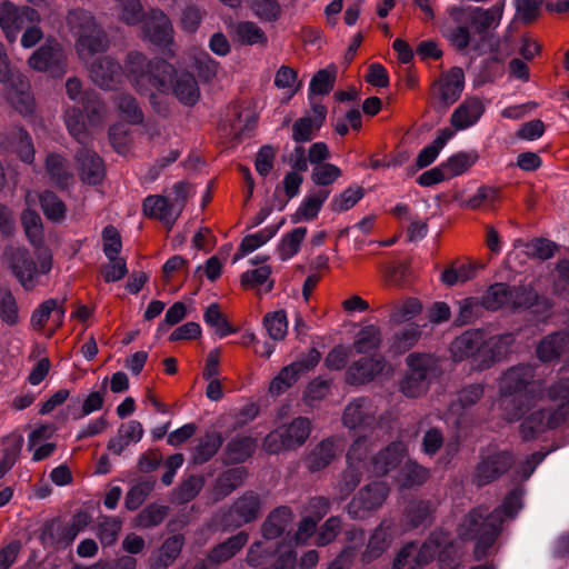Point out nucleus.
I'll return each mask as SVG.
<instances>
[{"mask_svg":"<svg viewBox=\"0 0 569 569\" xmlns=\"http://www.w3.org/2000/svg\"><path fill=\"white\" fill-rule=\"evenodd\" d=\"M483 393L485 386L482 383L468 385L458 392L456 401L451 405V409L455 412L462 413L477 405L483 397Z\"/></svg>","mask_w":569,"mask_h":569,"instance_id":"50","label":"nucleus"},{"mask_svg":"<svg viewBox=\"0 0 569 569\" xmlns=\"http://www.w3.org/2000/svg\"><path fill=\"white\" fill-rule=\"evenodd\" d=\"M234 34L243 44H262L264 46L268 41L263 30L252 21H241L233 27Z\"/></svg>","mask_w":569,"mask_h":569,"instance_id":"53","label":"nucleus"},{"mask_svg":"<svg viewBox=\"0 0 569 569\" xmlns=\"http://www.w3.org/2000/svg\"><path fill=\"white\" fill-rule=\"evenodd\" d=\"M450 548H452L450 536L443 531H433L420 548H417L418 561L420 565L426 566L438 556L441 569H455L456 558H451L450 563H446L445 553L448 552Z\"/></svg>","mask_w":569,"mask_h":569,"instance_id":"17","label":"nucleus"},{"mask_svg":"<svg viewBox=\"0 0 569 569\" xmlns=\"http://www.w3.org/2000/svg\"><path fill=\"white\" fill-rule=\"evenodd\" d=\"M520 490H512L505 498L501 508L489 511L488 508L480 506L472 509L459 526V536L463 540L476 539L475 555L477 559L483 558L488 549L493 545L500 533L503 521L502 513L506 517H513L521 508Z\"/></svg>","mask_w":569,"mask_h":569,"instance_id":"2","label":"nucleus"},{"mask_svg":"<svg viewBox=\"0 0 569 569\" xmlns=\"http://www.w3.org/2000/svg\"><path fill=\"white\" fill-rule=\"evenodd\" d=\"M76 158L82 181L89 184H97L102 180L104 167L101 158L96 152L82 148Z\"/></svg>","mask_w":569,"mask_h":569,"instance_id":"33","label":"nucleus"},{"mask_svg":"<svg viewBox=\"0 0 569 569\" xmlns=\"http://www.w3.org/2000/svg\"><path fill=\"white\" fill-rule=\"evenodd\" d=\"M141 23L143 40L159 48H167L173 43V26L162 10L150 9Z\"/></svg>","mask_w":569,"mask_h":569,"instance_id":"12","label":"nucleus"},{"mask_svg":"<svg viewBox=\"0 0 569 569\" xmlns=\"http://www.w3.org/2000/svg\"><path fill=\"white\" fill-rule=\"evenodd\" d=\"M168 511L167 506L150 503L136 516L133 525L141 529L157 527L168 516Z\"/></svg>","mask_w":569,"mask_h":569,"instance_id":"51","label":"nucleus"},{"mask_svg":"<svg viewBox=\"0 0 569 569\" xmlns=\"http://www.w3.org/2000/svg\"><path fill=\"white\" fill-rule=\"evenodd\" d=\"M329 194L330 191L327 189H318L308 194L302 201L301 206L298 208L296 212L297 219H295V221L300 219H315L318 216L322 204L328 199Z\"/></svg>","mask_w":569,"mask_h":569,"instance_id":"48","label":"nucleus"},{"mask_svg":"<svg viewBox=\"0 0 569 569\" xmlns=\"http://www.w3.org/2000/svg\"><path fill=\"white\" fill-rule=\"evenodd\" d=\"M406 455V445L393 441L371 457L370 471L376 476H386L402 462Z\"/></svg>","mask_w":569,"mask_h":569,"instance_id":"25","label":"nucleus"},{"mask_svg":"<svg viewBox=\"0 0 569 569\" xmlns=\"http://www.w3.org/2000/svg\"><path fill=\"white\" fill-rule=\"evenodd\" d=\"M54 312L61 321L64 316V309L59 307L56 299H48L40 303L31 316V325L34 329H42L50 318L51 313Z\"/></svg>","mask_w":569,"mask_h":569,"instance_id":"61","label":"nucleus"},{"mask_svg":"<svg viewBox=\"0 0 569 569\" xmlns=\"http://www.w3.org/2000/svg\"><path fill=\"white\" fill-rule=\"evenodd\" d=\"M400 532L396 529L391 519H383L371 533L367 547L362 552V559L373 561L382 556L391 546L396 536Z\"/></svg>","mask_w":569,"mask_h":569,"instance_id":"21","label":"nucleus"},{"mask_svg":"<svg viewBox=\"0 0 569 569\" xmlns=\"http://www.w3.org/2000/svg\"><path fill=\"white\" fill-rule=\"evenodd\" d=\"M256 448V441L251 437H236L226 447V455L229 462H242L248 459Z\"/></svg>","mask_w":569,"mask_h":569,"instance_id":"52","label":"nucleus"},{"mask_svg":"<svg viewBox=\"0 0 569 569\" xmlns=\"http://www.w3.org/2000/svg\"><path fill=\"white\" fill-rule=\"evenodd\" d=\"M550 400L558 402L556 409L532 408L525 413L520 425V433L525 440H530L546 431L558 427L566 417L565 406L569 403V378H561L548 389Z\"/></svg>","mask_w":569,"mask_h":569,"instance_id":"3","label":"nucleus"},{"mask_svg":"<svg viewBox=\"0 0 569 569\" xmlns=\"http://www.w3.org/2000/svg\"><path fill=\"white\" fill-rule=\"evenodd\" d=\"M156 481L152 479H144L133 485L127 492L124 498V506L128 510H137L153 491Z\"/></svg>","mask_w":569,"mask_h":569,"instance_id":"55","label":"nucleus"},{"mask_svg":"<svg viewBox=\"0 0 569 569\" xmlns=\"http://www.w3.org/2000/svg\"><path fill=\"white\" fill-rule=\"evenodd\" d=\"M465 88V73L461 68L453 67L433 86V106L445 111L461 96Z\"/></svg>","mask_w":569,"mask_h":569,"instance_id":"15","label":"nucleus"},{"mask_svg":"<svg viewBox=\"0 0 569 569\" xmlns=\"http://www.w3.org/2000/svg\"><path fill=\"white\" fill-rule=\"evenodd\" d=\"M222 437L218 432L207 433L193 449L192 461L202 465L209 461L222 445Z\"/></svg>","mask_w":569,"mask_h":569,"instance_id":"47","label":"nucleus"},{"mask_svg":"<svg viewBox=\"0 0 569 569\" xmlns=\"http://www.w3.org/2000/svg\"><path fill=\"white\" fill-rule=\"evenodd\" d=\"M327 109L322 104L312 106L311 113L297 119L292 124L291 138L296 143L311 141L326 120Z\"/></svg>","mask_w":569,"mask_h":569,"instance_id":"26","label":"nucleus"},{"mask_svg":"<svg viewBox=\"0 0 569 569\" xmlns=\"http://www.w3.org/2000/svg\"><path fill=\"white\" fill-rule=\"evenodd\" d=\"M370 450V439L367 436H359L353 440L347 452L348 465L370 471V460L368 461V455Z\"/></svg>","mask_w":569,"mask_h":569,"instance_id":"49","label":"nucleus"},{"mask_svg":"<svg viewBox=\"0 0 569 569\" xmlns=\"http://www.w3.org/2000/svg\"><path fill=\"white\" fill-rule=\"evenodd\" d=\"M31 69L49 72L60 77L67 69V54L62 46L53 38H48L28 59Z\"/></svg>","mask_w":569,"mask_h":569,"instance_id":"10","label":"nucleus"},{"mask_svg":"<svg viewBox=\"0 0 569 569\" xmlns=\"http://www.w3.org/2000/svg\"><path fill=\"white\" fill-rule=\"evenodd\" d=\"M89 74L97 86L103 89H113L121 82L123 69L117 59L103 56L92 62Z\"/></svg>","mask_w":569,"mask_h":569,"instance_id":"20","label":"nucleus"},{"mask_svg":"<svg viewBox=\"0 0 569 569\" xmlns=\"http://www.w3.org/2000/svg\"><path fill=\"white\" fill-rule=\"evenodd\" d=\"M46 171L51 181L61 187L67 186L71 178L66 159L57 153L48 154L46 159Z\"/></svg>","mask_w":569,"mask_h":569,"instance_id":"56","label":"nucleus"},{"mask_svg":"<svg viewBox=\"0 0 569 569\" xmlns=\"http://www.w3.org/2000/svg\"><path fill=\"white\" fill-rule=\"evenodd\" d=\"M381 345V330L375 325L363 327L356 336L352 349L358 355H376Z\"/></svg>","mask_w":569,"mask_h":569,"instance_id":"40","label":"nucleus"},{"mask_svg":"<svg viewBox=\"0 0 569 569\" xmlns=\"http://www.w3.org/2000/svg\"><path fill=\"white\" fill-rule=\"evenodd\" d=\"M311 421L307 417H297L290 423L281 425L272 430L263 441L269 453H279L305 445L311 433Z\"/></svg>","mask_w":569,"mask_h":569,"instance_id":"7","label":"nucleus"},{"mask_svg":"<svg viewBox=\"0 0 569 569\" xmlns=\"http://www.w3.org/2000/svg\"><path fill=\"white\" fill-rule=\"evenodd\" d=\"M503 417L509 422L522 419L542 399L543 385L536 379V368L519 363L505 370L498 379Z\"/></svg>","mask_w":569,"mask_h":569,"instance_id":"1","label":"nucleus"},{"mask_svg":"<svg viewBox=\"0 0 569 569\" xmlns=\"http://www.w3.org/2000/svg\"><path fill=\"white\" fill-rule=\"evenodd\" d=\"M248 540L249 536L247 532H238L213 547L208 555V562L210 565H220L230 560L247 545Z\"/></svg>","mask_w":569,"mask_h":569,"instance_id":"34","label":"nucleus"},{"mask_svg":"<svg viewBox=\"0 0 569 569\" xmlns=\"http://www.w3.org/2000/svg\"><path fill=\"white\" fill-rule=\"evenodd\" d=\"M389 495V487L382 481H373L363 488L351 499L348 505V513L353 519H365L385 503Z\"/></svg>","mask_w":569,"mask_h":569,"instance_id":"11","label":"nucleus"},{"mask_svg":"<svg viewBox=\"0 0 569 569\" xmlns=\"http://www.w3.org/2000/svg\"><path fill=\"white\" fill-rule=\"evenodd\" d=\"M433 508L430 501L412 502L405 516V530H411L420 526L430 523Z\"/></svg>","mask_w":569,"mask_h":569,"instance_id":"44","label":"nucleus"},{"mask_svg":"<svg viewBox=\"0 0 569 569\" xmlns=\"http://www.w3.org/2000/svg\"><path fill=\"white\" fill-rule=\"evenodd\" d=\"M393 413L381 409L379 403L369 397H357L345 407L341 416L343 427L358 433H373L391 427Z\"/></svg>","mask_w":569,"mask_h":569,"instance_id":"5","label":"nucleus"},{"mask_svg":"<svg viewBox=\"0 0 569 569\" xmlns=\"http://www.w3.org/2000/svg\"><path fill=\"white\" fill-rule=\"evenodd\" d=\"M74 48L78 57L87 62L92 56L107 51L109 39L103 28L97 23L74 39Z\"/></svg>","mask_w":569,"mask_h":569,"instance_id":"24","label":"nucleus"},{"mask_svg":"<svg viewBox=\"0 0 569 569\" xmlns=\"http://www.w3.org/2000/svg\"><path fill=\"white\" fill-rule=\"evenodd\" d=\"M476 266L469 263H453L441 274V280L447 286H456L458 283L467 282L476 277Z\"/></svg>","mask_w":569,"mask_h":569,"instance_id":"57","label":"nucleus"},{"mask_svg":"<svg viewBox=\"0 0 569 569\" xmlns=\"http://www.w3.org/2000/svg\"><path fill=\"white\" fill-rule=\"evenodd\" d=\"M166 81L164 88H156L161 93H171L179 102L184 106H193L200 98V88L194 76L186 70H176L172 66V72Z\"/></svg>","mask_w":569,"mask_h":569,"instance_id":"14","label":"nucleus"},{"mask_svg":"<svg viewBox=\"0 0 569 569\" xmlns=\"http://www.w3.org/2000/svg\"><path fill=\"white\" fill-rule=\"evenodd\" d=\"M503 13V3H496L488 9L480 7H469L468 21L475 28L476 32L485 36L489 29L499 26Z\"/></svg>","mask_w":569,"mask_h":569,"instance_id":"31","label":"nucleus"},{"mask_svg":"<svg viewBox=\"0 0 569 569\" xmlns=\"http://www.w3.org/2000/svg\"><path fill=\"white\" fill-rule=\"evenodd\" d=\"M569 347V332H553L545 337L537 347V356L542 362L556 360Z\"/></svg>","mask_w":569,"mask_h":569,"instance_id":"36","label":"nucleus"},{"mask_svg":"<svg viewBox=\"0 0 569 569\" xmlns=\"http://www.w3.org/2000/svg\"><path fill=\"white\" fill-rule=\"evenodd\" d=\"M278 229L279 226H269L256 233L246 236L239 246L238 252L233 257V262L267 243L276 236Z\"/></svg>","mask_w":569,"mask_h":569,"instance_id":"42","label":"nucleus"},{"mask_svg":"<svg viewBox=\"0 0 569 569\" xmlns=\"http://www.w3.org/2000/svg\"><path fill=\"white\" fill-rule=\"evenodd\" d=\"M408 372L413 376H422L426 380L437 369V359L428 353H411L407 357Z\"/></svg>","mask_w":569,"mask_h":569,"instance_id":"59","label":"nucleus"},{"mask_svg":"<svg viewBox=\"0 0 569 569\" xmlns=\"http://www.w3.org/2000/svg\"><path fill=\"white\" fill-rule=\"evenodd\" d=\"M513 36V26L509 24L505 31L502 38H498L493 34H485L480 37L479 41L475 44L473 49L479 54L491 53V60L495 62H501L505 57L512 53L510 41Z\"/></svg>","mask_w":569,"mask_h":569,"instance_id":"29","label":"nucleus"},{"mask_svg":"<svg viewBox=\"0 0 569 569\" xmlns=\"http://www.w3.org/2000/svg\"><path fill=\"white\" fill-rule=\"evenodd\" d=\"M477 158L473 152H459L449 157L442 163L448 179L466 172L476 162Z\"/></svg>","mask_w":569,"mask_h":569,"instance_id":"63","label":"nucleus"},{"mask_svg":"<svg viewBox=\"0 0 569 569\" xmlns=\"http://www.w3.org/2000/svg\"><path fill=\"white\" fill-rule=\"evenodd\" d=\"M485 104L477 97L467 98L452 112L450 123L457 130H465L476 124L485 112Z\"/></svg>","mask_w":569,"mask_h":569,"instance_id":"30","label":"nucleus"},{"mask_svg":"<svg viewBox=\"0 0 569 569\" xmlns=\"http://www.w3.org/2000/svg\"><path fill=\"white\" fill-rule=\"evenodd\" d=\"M246 470L243 468H232L220 475L213 488L216 500H220L229 496L236 490L243 481Z\"/></svg>","mask_w":569,"mask_h":569,"instance_id":"41","label":"nucleus"},{"mask_svg":"<svg viewBox=\"0 0 569 569\" xmlns=\"http://www.w3.org/2000/svg\"><path fill=\"white\" fill-rule=\"evenodd\" d=\"M37 194L32 191L26 192V204L27 209L22 212L21 223L24 229V233L29 239L30 243L36 248H40L43 242V227L41 217L32 210L30 207L36 203Z\"/></svg>","mask_w":569,"mask_h":569,"instance_id":"32","label":"nucleus"},{"mask_svg":"<svg viewBox=\"0 0 569 569\" xmlns=\"http://www.w3.org/2000/svg\"><path fill=\"white\" fill-rule=\"evenodd\" d=\"M343 449L341 437H329L321 440L308 455L307 467L310 471H319L329 466Z\"/></svg>","mask_w":569,"mask_h":569,"instance_id":"27","label":"nucleus"},{"mask_svg":"<svg viewBox=\"0 0 569 569\" xmlns=\"http://www.w3.org/2000/svg\"><path fill=\"white\" fill-rule=\"evenodd\" d=\"M118 3V18L127 26H137L142 22L146 14L140 0H116Z\"/></svg>","mask_w":569,"mask_h":569,"instance_id":"54","label":"nucleus"},{"mask_svg":"<svg viewBox=\"0 0 569 569\" xmlns=\"http://www.w3.org/2000/svg\"><path fill=\"white\" fill-rule=\"evenodd\" d=\"M421 336L420 327L410 322L395 332L391 338L390 349L395 353H403L411 349Z\"/></svg>","mask_w":569,"mask_h":569,"instance_id":"46","label":"nucleus"},{"mask_svg":"<svg viewBox=\"0 0 569 569\" xmlns=\"http://www.w3.org/2000/svg\"><path fill=\"white\" fill-rule=\"evenodd\" d=\"M483 343L482 330H467L451 342L450 351L456 361L471 358L473 367L478 370V365H481Z\"/></svg>","mask_w":569,"mask_h":569,"instance_id":"18","label":"nucleus"},{"mask_svg":"<svg viewBox=\"0 0 569 569\" xmlns=\"http://www.w3.org/2000/svg\"><path fill=\"white\" fill-rule=\"evenodd\" d=\"M320 357L321 356L318 350L311 349L307 355L297 361L282 368L270 382V393L273 396H279L292 387L302 373L309 371L318 365Z\"/></svg>","mask_w":569,"mask_h":569,"instance_id":"13","label":"nucleus"},{"mask_svg":"<svg viewBox=\"0 0 569 569\" xmlns=\"http://www.w3.org/2000/svg\"><path fill=\"white\" fill-rule=\"evenodd\" d=\"M143 432L142 425L137 420L122 423L118 429L117 436L109 440L108 449L112 453L120 456L131 442H139L143 437Z\"/></svg>","mask_w":569,"mask_h":569,"instance_id":"35","label":"nucleus"},{"mask_svg":"<svg viewBox=\"0 0 569 569\" xmlns=\"http://www.w3.org/2000/svg\"><path fill=\"white\" fill-rule=\"evenodd\" d=\"M247 6L260 20L273 22L281 14L278 0H246Z\"/></svg>","mask_w":569,"mask_h":569,"instance_id":"60","label":"nucleus"},{"mask_svg":"<svg viewBox=\"0 0 569 569\" xmlns=\"http://www.w3.org/2000/svg\"><path fill=\"white\" fill-rule=\"evenodd\" d=\"M513 462L512 453L506 450L492 449L481 452L471 481L477 487L489 485L506 473Z\"/></svg>","mask_w":569,"mask_h":569,"instance_id":"8","label":"nucleus"},{"mask_svg":"<svg viewBox=\"0 0 569 569\" xmlns=\"http://www.w3.org/2000/svg\"><path fill=\"white\" fill-rule=\"evenodd\" d=\"M260 509L259 496L252 491L246 492L223 515L222 525L224 528H239L257 519Z\"/></svg>","mask_w":569,"mask_h":569,"instance_id":"16","label":"nucleus"},{"mask_svg":"<svg viewBox=\"0 0 569 569\" xmlns=\"http://www.w3.org/2000/svg\"><path fill=\"white\" fill-rule=\"evenodd\" d=\"M429 478V469L416 461L408 460L401 469L402 487L421 486Z\"/></svg>","mask_w":569,"mask_h":569,"instance_id":"62","label":"nucleus"},{"mask_svg":"<svg viewBox=\"0 0 569 569\" xmlns=\"http://www.w3.org/2000/svg\"><path fill=\"white\" fill-rule=\"evenodd\" d=\"M383 368L385 359L382 356L362 357L348 367L346 381L350 385H366L379 376Z\"/></svg>","mask_w":569,"mask_h":569,"instance_id":"23","label":"nucleus"},{"mask_svg":"<svg viewBox=\"0 0 569 569\" xmlns=\"http://www.w3.org/2000/svg\"><path fill=\"white\" fill-rule=\"evenodd\" d=\"M515 343V335L505 332L487 337L485 335L483 351L481 353V365H478V370H486L492 367L496 362L503 360L510 352Z\"/></svg>","mask_w":569,"mask_h":569,"instance_id":"22","label":"nucleus"},{"mask_svg":"<svg viewBox=\"0 0 569 569\" xmlns=\"http://www.w3.org/2000/svg\"><path fill=\"white\" fill-rule=\"evenodd\" d=\"M40 13L28 6L17 7L9 0L0 1V28L9 42H14L28 23H39Z\"/></svg>","mask_w":569,"mask_h":569,"instance_id":"9","label":"nucleus"},{"mask_svg":"<svg viewBox=\"0 0 569 569\" xmlns=\"http://www.w3.org/2000/svg\"><path fill=\"white\" fill-rule=\"evenodd\" d=\"M97 23L93 13L83 8H71L64 16V24L74 39Z\"/></svg>","mask_w":569,"mask_h":569,"instance_id":"37","label":"nucleus"},{"mask_svg":"<svg viewBox=\"0 0 569 569\" xmlns=\"http://www.w3.org/2000/svg\"><path fill=\"white\" fill-rule=\"evenodd\" d=\"M6 99L20 113H30L33 110V99L30 94V86L26 78L17 73L9 82L3 83Z\"/></svg>","mask_w":569,"mask_h":569,"instance_id":"28","label":"nucleus"},{"mask_svg":"<svg viewBox=\"0 0 569 569\" xmlns=\"http://www.w3.org/2000/svg\"><path fill=\"white\" fill-rule=\"evenodd\" d=\"M453 137V131L449 128H445L439 131L436 139L431 142V144L426 146L418 154L416 164L419 169L428 167L431 164L441 149L446 146V143Z\"/></svg>","mask_w":569,"mask_h":569,"instance_id":"45","label":"nucleus"},{"mask_svg":"<svg viewBox=\"0 0 569 569\" xmlns=\"http://www.w3.org/2000/svg\"><path fill=\"white\" fill-rule=\"evenodd\" d=\"M182 546V536L174 535L169 537L160 547L157 556L150 559L151 569H164L169 567L179 556Z\"/></svg>","mask_w":569,"mask_h":569,"instance_id":"38","label":"nucleus"},{"mask_svg":"<svg viewBox=\"0 0 569 569\" xmlns=\"http://www.w3.org/2000/svg\"><path fill=\"white\" fill-rule=\"evenodd\" d=\"M66 126L69 133L81 144H87L89 136L87 133L86 123L82 113L77 108H70L64 114Z\"/></svg>","mask_w":569,"mask_h":569,"instance_id":"64","label":"nucleus"},{"mask_svg":"<svg viewBox=\"0 0 569 569\" xmlns=\"http://www.w3.org/2000/svg\"><path fill=\"white\" fill-rule=\"evenodd\" d=\"M509 284L496 282L488 287L486 292L479 299L480 303L487 310L509 309Z\"/></svg>","mask_w":569,"mask_h":569,"instance_id":"43","label":"nucleus"},{"mask_svg":"<svg viewBox=\"0 0 569 569\" xmlns=\"http://www.w3.org/2000/svg\"><path fill=\"white\" fill-rule=\"evenodd\" d=\"M142 209L149 218L160 220L171 229L182 212L181 201H170L163 196H148L143 200Z\"/></svg>","mask_w":569,"mask_h":569,"instance_id":"19","label":"nucleus"},{"mask_svg":"<svg viewBox=\"0 0 569 569\" xmlns=\"http://www.w3.org/2000/svg\"><path fill=\"white\" fill-rule=\"evenodd\" d=\"M292 520L291 509L282 506L274 509L262 525V535L266 539H276L283 533Z\"/></svg>","mask_w":569,"mask_h":569,"instance_id":"39","label":"nucleus"},{"mask_svg":"<svg viewBox=\"0 0 569 569\" xmlns=\"http://www.w3.org/2000/svg\"><path fill=\"white\" fill-rule=\"evenodd\" d=\"M37 258L39 266L26 248L7 246L3 249L1 262L24 290L31 291L38 284L37 277L47 274L52 268V254L48 249H40Z\"/></svg>","mask_w":569,"mask_h":569,"instance_id":"6","label":"nucleus"},{"mask_svg":"<svg viewBox=\"0 0 569 569\" xmlns=\"http://www.w3.org/2000/svg\"><path fill=\"white\" fill-rule=\"evenodd\" d=\"M126 76L138 93H148L151 89L164 88L166 79L172 72V64L162 59H149L144 53L132 50L124 58Z\"/></svg>","mask_w":569,"mask_h":569,"instance_id":"4","label":"nucleus"},{"mask_svg":"<svg viewBox=\"0 0 569 569\" xmlns=\"http://www.w3.org/2000/svg\"><path fill=\"white\" fill-rule=\"evenodd\" d=\"M39 201L44 216L54 222H60L66 217V204L52 191H44L39 196Z\"/></svg>","mask_w":569,"mask_h":569,"instance_id":"58","label":"nucleus"}]
</instances>
